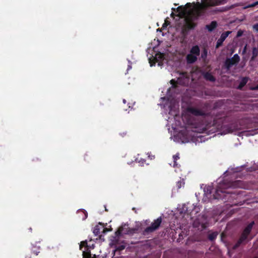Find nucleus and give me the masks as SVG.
<instances>
[{
	"label": "nucleus",
	"mask_w": 258,
	"mask_h": 258,
	"mask_svg": "<svg viewBox=\"0 0 258 258\" xmlns=\"http://www.w3.org/2000/svg\"><path fill=\"white\" fill-rule=\"evenodd\" d=\"M250 89L251 90H258V84L254 86L251 87Z\"/></svg>",
	"instance_id": "473e14b6"
},
{
	"label": "nucleus",
	"mask_w": 258,
	"mask_h": 258,
	"mask_svg": "<svg viewBox=\"0 0 258 258\" xmlns=\"http://www.w3.org/2000/svg\"><path fill=\"white\" fill-rule=\"evenodd\" d=\"M206 11V6L197 2L192 11H189L188 15L185 17V23L183 26L185 27L187 30L194 29L197 25V24L194 21L198 20L200 17L203 16Z\"/></svg>",
	"instance_id": "f03ea898"
},
{
	"label": "nucleus",
	"mask_w": 258,
	"mask_h": 258,
	"mask_svg": "<svg viewBox=\"0 0 258 258\" xmlns=\"http://www.w3.org/2000/svg\"><path fill=\"white\" fill-rule=\"evenodd\" d=\"M123 228L122 226L119 227L117 230L115 232V237H119V236L121 235V233L123 231Z\"/></svg>",
	"instance_id": "a211bd4d"
},
{
	"label": "nucleus",
	"mask_w": 258,
	"mask_h": 258,
	"mask_svg": "<svg viewBox=\"0 0 258 258\" xmlns=\"http://www.w3.org/2000/svg\"><path fill=\"white\" fill-rule=\"evenodd\" d=\"M83 246L87 247V241H82L81 242L80 245V249H82Z\"/></svg>",
	"instance_id": "c756f323"
},
{
	"label": "nucleus",
	"mask_w": 258,
	"mask_h": 258,
	"mask_svg": "<svg viewBox=\"0 0 258 258\" xmlns=\"http://www.w3.org/2000/svg\"><path fill=\"white\" fill-rule=\"evenodd\" d=\"M190 53L198 56L200 54V49L198 45H195L190 50Z\"/></svg>",
	"instance_id": "ddd939ff"
},
{
	"label": "nucleus",
	"mask_w": 258,
	"mask_h": 258,
	"mask_svg": "<svg viewBox=\"0 0 258 258\" xmlns=\"http://www.w3.org/2000/svg\"><path fill=\"white\" fill-rule=\"evenodd\" d=\"M99 224L101 225V228L102 229V232L104 234L106 233L107 232L110 231L112 230V229H108L107 228L104 227V226L102 225L100 223H99Z\"/></svg>",
	"instance_id": "a878e982"
},
{
	"label": "nucleus",
	"mask_w": 258,
	"mask_h": 258,
	"mask_svg": "<svg viewBox=\"0 0 258 258\" xmlns=\"http://www.w3.org/2000/svg\"><path fill=\"white\" fill-rule=\"evenodd\" d=\"M78 213L83 214V216L82 217V220H85L88 217V213L84 210L78 211Z\"/></svg>",
	"instance_id": "4be33fe9"
},
{
	"label": "nucleus",
	"mask_w": 258,
	"mask_h": 258,
	"mask_svg": "<svg viewBox=\"0 0 258 258\" xmlns=\"http://www.w3.org/2000/svg\"><path fill=\"white\" fill-rule=\"evenodd\" d=\"M254 224V222L252 221L243 230V242L250 240L253 237V236L250 235V233Z\"/></svg>",
	"instance_id": "39448f33"
},
{
	"label": "nucleus",
	"mask_w": 258,
	"mask_h": 258,
	"mask_svg": "<svg viewBox=\"0 0 258 258\" xmlns=\"http://www.w3.org/2000/svg\"><path fill=\"white\" fill-rule=\"evenodd\" d=\"M226 2V0H207L206 2L201 3L206 6V10L211 6H218L222 5Z\"/></svg>",
	"instance_id": "6e6552de"
},
{
	"label": "nucleus",
	"mask_w": 258,
	"mask_h": 258,
	"mask_svg": "<svg viewBox=\"0 0 258 258\" xmlns=\"http://www.w3.org/2000/svg\"><path fill=\"white\" fill-rule=\"evenodd\" d=\"M25 258H31V256L30 255H27Z\"/></svg>",
	"instance_id": "a19ab883"
},
{
	"label": "nucleus",
	"mask_w": 258,
	"mask_h": 258,
	"mask_svg": "<svg viewBox=\"0 0 258 258\" xmlns=\"http://www.w3.org/2000/svg\"><path fill=\"white\" fill-rule=\"evenodd\" d=\"M240 128H241V127H239V128H235V130H238V129L240 130Z\"/></svg>",
	"instance_id": "c03bdc74"
},
{
	"label": "nucleus",
	"mask_w": 258,
	"mask_h": 258,
	"mask_svg": "<svg viewBox=\"0 0 258 258\" xmlns=\"http://www.w3.org/2000/svg\"><path fill=\"white\" fill-rule=\"evenodd\" d=\"M35 248V247H33V248L32 249V252L35 255H37L38 254V253L40 252L39 251V249L40 248V246H37V249H34Z\"/></svg>",
	"instance_id": "cd10ccee"
},
{
	"label": "nucleus",
	"mask_w": 258,
	"mask_h": 258,
	"mask_svg": "<svg viewBox=\"0 0 258 258\" xmlns=\"http://www.w3.org/2000/svg\"><path fill=\"white\" fill-rule=\"evenodd\" d=\"M111 244L112 245H116L119 243V237L113 236L112 238L111 239Z\"/></svg>",
	"instance_id": "6ab92c4d"
},
{
	"label": "nucleus",
	"mask_w": 258,
	"mask_h": 258,
	"mask_svg": "<svg viewBox=\"0 0 258 258\" xmlns=\"http://www.w3.org/2000/svg\"><path fill=\"white\" fill-rule=\"evenodd\" d=\"M248 79L246 77H243V87L247 83Z\"/></svg>",
	"instance_id": "2f4dec72"
},
{
	"label": "nucleus",
	"mask_w": 258,
	"mask_h": 258,
	"mask_svg": "<svg viewBox=\"0 0 258 258\" xmlns=\"http://www.w3.org/2000/svg\"><path fill=\"white\" fill-rule=\"evenodd\" d=\"M83 255L84 258H90L91 255L89 250L87 251H83Z\"/></svg>",
	"instance_id": "b1692460"
},
{
	"label": "nucleus",
	"mask_w": 258,
	"mask_h": 258,
	"mask_svg": "<svg viewBox=\"0 0 258 258\" xmlns=\"http://www.w3.org/2000/svg\"><path fill=\"white\" fill-rule=\"evenodd\" d=\"M170 16H171V17L174 18V16H175V14L174 13L172 12L171 15H170Z\"/></svg>",
	"instance_id": "58836bf2"
},
{
	"label": "nucleus",
	"mask_w": 258,
	"mask_h": 258,
	"mask_svg": "<svg viewBox=\"0 0 258 258\" xmlns=\"http://www.w3.org/2000/svg\"><path fill=\"white\" fill-rule=\"evenodd\" d=\"M168 24V21H165V23L163 24L162 27L163 28L166 27L167 26V24Z\"/></svg>",
	"instance_id": "4c0bfd02"
},
{
	"label": "nucleus",
	"mask_w": 258,
	"mask_h": 258,
	"mask_svg": "<svg viewBox=\"0 0 258 258\" xmlns=\"http://www.w3.org/2000/svg\"><path fill=\"white\" fill-rule=\"evenodd\" d=\"M173 165L174 167H178V164L177 163V161L179 159V153H177L176 154L173 156Z\"/></svg>",
	"instance_id": "2eb2a0df"
},
{
	"label": "nucleus",
	"mask_w": 258,
	"mask_h": 258,
	"mask_svg": "<svg viewBox=\"0 0 258 258\" xmlns=\"http://www.w3.org/2000/svg\"><path fill=\"white\" fill-rule=\"evenodd\" d=\"M99 238H101V235H100V236H99Z\"/></svg>",
	"instance_id": "49530a36"
},
{
	"label": "nucleus",
	"mask_w": 258,
	"mask_h": 258,
	"mask_svg": "<svg viewBox=\"0 0 258 258\" xmlns=\"http://www.w3.org/2000/svg\"><path fill=\"white\" fill-rule=\"evenodd\" d=\"M122 244L120 245H118V246H115V251H121L122 250H123L124 249H125V245L124 244V243H125V242L124 241H123L122 242Z\"/></svg>",
	"instance_id": "f3484780"
},
{
	"label": "nucleus",
	"mask_w": 258,
	"mask_h": 258,
	"mask_svg": "<svg viewBox=\"0 0 258 258\" xmlns=\"http://www.w3.org/2000/svg\"><path fill=\"white\" fill-rule=\"evenodd\" d=\"M102 229L101 227L99 225H96L93 230V233L95 236L98 235L100 233V230Z\"/></svg>",
	"instance_id": "dca6fc26"
},
{
	"label": "nucleus",
	"mask_w": 258,
	"mask_h": 258,
	"mask_svg": "<svg viewBox=\"0 0 258 258\" xmlns=\"http://www.w3.org/2000/svg\"><path fill=\"white\" fill-rule=\"evenodd\" d=\"M251 60H253L258 55V50L256 48L253 47L252 51Z\"/></svg>",
	"instance_id": "412c9836"
},
{
	"label": "nucleus",
	"mask_w": 258,
	"mask_h": 258,
	"mask_svg": "<svg viewBox=\"0 0 258 258\" xmlns=\"http://www.w3.org/2000/svg\"><path fill=\"white\" fill-rule=\"evenodd\" d=\"M209 107V104L208 102H199L196 106H188L187 111L196 116H206L208 115Z\"/></svg>",
	"instance_id": "7ed1b4c3"
},
{
	"label": "nucleus",
	"mask_w": 258,
	"mask_h": 258,
	"mask_svg": "<svg viewBox=\"0 0 258 258\" xmlns=\"http://www.w3.org/2000/svg\"><path fill=\"white\" fill-rule=\"evenodd\" d=\"M245 49H246V46H245L244 48L243 49V51H242L243 54H244V52H245Z\"/></svg>",
	"instance_id": "ea45409f"
},
{
	"label": "nucleus",
	"mask_w": 258,
	"mask_h": 258,
	"mask_svg": "<svg viewBox=\"0 0 258 258\" xmlns=\"http://www.w3.org/2000/svg\"><path fill=\"white\" fill-rule=\"evenodd\" d=\"M123 102L124 103H126V100L125 99H123Z\"/></svg>",
	"instance_id": "37998d69"
},
{
	"label": "nucleus",
	"mask_w": 258,
	"mask_h": 258,
	"mask_svg": "<svg viewBox=\"0 0 258 258\" xmlns=\"http://www.w3.org/2000/svg\"><path fill=\"white\" fill-rule=\"evenodd\" d=\"M170 83L172 85V87L173 88L176 87L177 82L176 81H175L173 79H172L171 80H170Z\"/></svg>",
	"instance_id": "c85d7f7f"
},
{
	"label": "nucleus",
	"mask_w": 258,
	"mask_h": 258,
	"mask_svg": "<svg viewBox=\"0 0 258 258\" xmlns=\"http://www.w3.org/2000/svg\"><path fill=\"white\" fill-rule=\"evenodd\" d=\"M218 234V233L217 232H212L208 235V239L210 241H214L217 238Z\"/></svg>",
	"instance_id": "4468645a"
},
{
	"label": "nucleus",
	"mask_w": 258,
	"mask_h": 258,
	"mask_svg": "<svg viewBox=\"0 0 258 258\" xmlns=\"http://www.w3.org/2000/svg\"><path fill=\"white\" fill-rule=\"evenodd\" d=\"M242 134H243V136H248V132L246 131H243Z\"/></svg>",
	"instance_id": "e433bc0d"
},
{
	"label": "nucleus",
	"mask_w": 258,
	"mask_h": 258,
	"mask_svg": "<svg viewBox=\"0 0 258 258\" xmlns=\"http://www.w3.org/2000/svg\"><path fill=\"white\" fill-rule=\"evenodd\" d=\"M253 28L255 31H258V23H256L253 26Z\"/></svg>",
	"instance_id": "72a5a7b5"
},
{
	"label": "nucleus",
	"mask_w": 258,
	"mask_h": 258,
	"mask_svg": "<svg viewBox=\"0 0 258 258\" xmlns=\"http://www.w3.org/2000/svg\"><path fill=\"white\" fill-rule=\"evenodd\" d=\"M189 30H187V28H185V27L183 26L181 29V33L183 35H186Z\"/></svg>",
	"instance_id": "bb28decb"
},
{
	"label": "nucleus",
	"mask_w": 258,
	"mask_h": 258,
	"mask_svg": "<svg viewBox=\"0 0 258 258\" xmlns=\"http://www.w3.org/2000/svg\"><path fill=\"white\" fill-rule=\"evenodd\" d=\"M238 89L239 90H242V80L241 81H240L239 83Z\"/></svg>",
	"instance_id": "c9c22d12"
},
{
	"label": "nucleus",
	"mask_w": 258,
	"mask_h": 258,
	"mask_svg": "<svg viewBox=\"0 0 258 258\" xmlns=\"http://www.w3.org/2000/svg\"><path fill=\"white\" fill-rule=\"evenodd\" d=\"M242 168H243V170L244 169H247L249 171H255L256 170H258V165H256V166L255 165V166H252V167H251L248 168L246 167V166L245 165H243Z\"/></svg>",
	"instance_id": "aec40b11"
},
{
	"label": "nucleus",
	"mask_w": 258,
	"mask_h": 258,
	"mask_svg": "<svg viewBox=\"0 0 258 258\" xmlns=\"http://www.w3.org/2000/svg\"><path fill=\"white\" fill-rule=\"evenodd\" d=\"M242 243V235L239 236L237 243L233 246L234 249L237 248Z\"/></svg>",
	"instance_id": "393cba45"
},
{
	"label": "nucleus",
	"mask_w": 258,
	"mask_h": 258,
	"mask_svg": "<svg viewBox=\"0 0 258 258\" xmlns=\"http://www.w3.org/2000/svg\"><path fill=\"white\" fill-rule=\"evenodd\" d=\"M162 223L161 217H158L151 223L150 226L146 227L142 232L144 235H146L149 233H152L156 230L158 229Z\"/></svg>",
	"instance_id": "20e7f679"
},
{
	"label": "nucleus",
	"mask_w": 258,
	"mask_h": 258,
	"mask_svg": "<svg viewBox=\"0 0 258 258\" xmlns=\"http://www.w3.org/2000/svg\"><path fill=\"white\" fill-rule=\"evenodd\" d=\"M237 36L238 37H240L242 36V30L239 29L237 32Z\"/></svg>",
	"instance_id": "f704fd0d"
},
{
	"label": "nucleus",
	"mask_w": 258,
	"mask_h": 258,
	"mask_svg": "<svg viewBox=\"0 0 258 258\" xmlns=\"http://www.w3.org/2000/svg\"><path fill=\"white\" fill-rule=\"evenodd\" d=\"M190 8L191 7V4L189 3H188L186 4L185 6H180L176 8V11L179 14L177 15V16L183 18L185 17L187 14V8Z\"/></svg>",
	"instance_id": "0eeeda50"
},
{
	"label": "nucleus",
	"mask_w": 258,
	"mask_h": 258,
	"mask_svg": "<svg viewBox=\"0 0 258 258\" xmlns=\"http://www.w3.org/2000/svg\"><path fill=\"white\" fill-rule=\"evenodd\" d=\"M218 26L217 22L215 21H212L210 24L206 25V28L208 30L209 32H212L214 31Z\"/></svg>",
	"instance_id": "f8f14e48"
},
{
	"label": "nucleus",
	"mask_w": 258,
	"mask_h": 258,
	"mask_svg": "<svg viewBox=\"0 0 258 258\" xmlns=\"http://www.w3.org/2000/svg\"><path fill=\"white\" fill-rule=\"evenodd\" d=\"M197 56L191 53L188 54L186 56V62L188 64L194 63L197 60Z\"/></svg>",
	"instance_id": "9d476101"
},
{
	"label": "nucleus",
	"mask_w": 258,
	"mask_h": 258,
	"mask_svg": "<svg viewBox=\"0 0 258 258\" xmlns=\"http://www.w3.org/2000/svg\"><path fill=\"white\" fill-rule=\"evenodd\" d=\"M240 173L234 171L232 174L229 170L224 173L223 180L219 181L215 189L213 197L215 199L222 200L224 202H232L239 197L240 190H234L236 188L242 187V181L240 180L232 181L230 178H237Z\"/></svg>",
	"instance_id": "f257e3e1"
},
{
	"label": "nucleus",
	"mask_w": 258,
	"mask_h": 258,
	"mask_svg": "<svg viewBox=\"0 0 258 258\" xmlns=\"http://www.w3.org/2000/svg\"><path fill=\"white\" fill-rule=\"evenodd\" d=\"M258 5V1H256L255 2H254L252 4H250L247 6H244L243 5V9H245L248 8H251V7H254Z\"/></svg>",
	"instance_id": "5701e85b"
},
{
	"label": "nucleus",
	"mask_w": 258,
	"mask_h": 258,
	"mask_svg": "<svg viewBox=\"0 0 258 258\" xmlns=\"http://www.w3.org/2000/svg\"><path fill=\"white\" fill-rule=\"evenodd\" d=\"M207 55V50L205 49L204 50L203 53L202 54V56H202V57L203 58H204L206 57Z\"/></svg>",
	"instance_id": "7c9ffc66"
},
{
	"label": "nucleus",
	"mask_w": 258,
	"mask_h": 258,
	"mask_svg": "<svg viewBox=\"0 0 258 258\" xmlns=\"http://www.w3.org/2000/svg\"><path fill=\"white\" fill-rule=\"evenodd\" d=\"M230 33V31H226L222 33L219 39L217 40L216 45V48H218L222 45L223 42Z\"/></svg>",
	"instance_id": "1a4fd4ad"
},
{
	"label": "nucleus",
	"mask_w": 258,
	"mask_h": 258,
	"mask_svg": "<svg viewBox=\"0 0 258 258\" xmlns=\"http://www.w3.org/2000/svg\"><path fill=\"white\" fill-rule=\"evenodd\" d=\"M202 75L204 78L207 81L213 82L216 80L215 78L211 74V73L203 72L202 73Z\"/></svg>",
	"instance_id": "9b49d317"
},
{
	"label": "nucleus",
	"mask_w": 258,
	"mask_h": 258,
	"mask_svg": "<svg viewBox=\"0 0 258 258\" xmlns=\"http://www.w3.org/2000/svg\"><path fill=\"white\" fill-rule=\"evenodd\" d=\"M239 56L238 54H235L234 56L230 58L226 59L225 62V66L226 68L229 70L233 65L237 63L239 61Z\"/></svg>",
	"instance_id": "423d86ee"
},
{
	"label": "nucleus",
	"mask_w": 258,
	"mask_h": 258,
	"mask_svg": "<svg viewBox=\"0 0 258 258\" xmlns=\"http://www.w3.org/2000/svg\"><path fill=\"white\" fill-rule=\"evenodd\" d=\"M172 10L174 11L175 10V8H172Z\"/></svg>",
	"instance_id": "a18cd8bd"
},
{
	"label": "nucleus",
	"mask_w": 258,
	"mask_h": 258,
	"mask_svg": "<svg viewBox=\"0 0 258 258\" xmlns=\"http://www.w3.org/2000/svg\"><path fill=\"white\" fill-rule=\"evenodd\" d=\"M241 134H242V132H238V135H239V136H241Z\"/></svg>",
	"instance_id": "79ce46f5"
}]
</instances>
